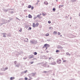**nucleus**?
<instances>
[{"label":"nucleus","mask_w":80,"mask_h":80,"mask_svg":"<svg viewBox=\"0 0 80 80\" xmlns=\"http://www.w3.org/2000/svg\"><path fill=\"white\" fill-rule=\"evenodd\" d=\"M22 73H23V72H22Z\"/></svg>","instance_id":"35"},{"label":"nucleus","mask_w":80,"mask_h":80,"mask_svg":"<svg viewBox=\"0 0 80 80\" xmlns=\"http://www.w3.org/2000/svg\"><path fill=\"white\" fill-rule=\"evenodd\" d=\"M32 27H36V25L35 24V23H33Z\"/></svg>","instance_id":"4"},{"label":"nucleus","mask_w":80,"mask_h":80,"mask_svg":"<svg viewBox=\"0 0 80 80\" xmlns=\"http://www.w3.org/2000/svg\"><path fill=\"white\" fill-rule=\"evenodd\" d=\"M58 35H60V32H58Z\"/></svg>","instance_id":"24"},{"label":"nucleus","mask_w":80,"mask_h":80,"mask_svg":"<svg viewBox=\"0 0 80 80\" xmlns=\"http://www.w3.org/2000/svg\"><path fill=\"white\" fill-rule=\"evenodd\" d=\"M15 62H16H16H17L15 61Z\"/></svg>","instance_id":"33"},{"label":"nucleus","mask_w":80,"mask_h":80,"mask_svg":"<svg viewBox=\"0 0 80 80\" xmlns=\"http://www.w3.org/2000/svg\"><path fill=\"white\" fill-rule=\"evenodd\" d=\"M22 28H21L20 30H19V32H22Z\"/></svg>","instance_id":"19"},{"label":"nucleus","mask_w":80,"mask_h":80,"mask_svg":"<svg viewBox=\"0 0 80 80\" xmlns=\"http://www.w3.org/2000/svg\"><path fill=\"white\" fill-rule=\"evenodd\" d=\"M62 35H60V37H62Z\"/></svg>","instance_id":"34"},{"label":"nucleus","mask_w":80,"mask_h":80,"mask_svg":"<svg viewBox=\"0 0 80 80\" xmlns=\"http://www.w3.org/2000/svg\"><path fill=\"white\" fill-rule=\"evenodd\" d=\"M57 34V32L56 31H54L53 32V34Z\"/></svg>","instance_id":"10"},{"label":"nucleus","mask_w":80,"mask_h":80,"mask_svg":"<svg viewBox=\"0 0 80 80\" xmlns=\"http://www.w3.org/2000/svg\"><path fill=\"white\" fill-rule=\"evenodd\" d=\"M56 64V63L55 62H54L52 63V65H55Z\"/></svg>","instance_id":"15"},{"label":"nucleus","mask_w":80,"mask_h":80,"mask_svg":"<svg viewBox=\"0 0 80 80\" xmlns=\"http://www.w3.org/2000/svg\"><path fill=\"white\" fill-rule=\"evenodd\" d=\"M51 28H52L51 27H50L49 28V29H51Z\"/></svg>","instance_id":"30"},{"label":"nucleus","mask_w":80,"mask_h":80,"mask_svg":"<svg viewBox=\"0 0 80 80\" xmlns=\"http://www.w3.org/2000/svg\"><path fill=\"white\" fill-rule=\"evenodd\" d=\"M42 15L43 16H45V15H46V13H42Z\"/></svg>","instance_id":"12"},{"label":"nucleus","mask_w":80,"mask_h":80,"mask_svg":"<svg viewBox=\"0 0 80 80\" xmlns=\"http://www.w3.org/2000/svg\"><path fill=\"white\" fill-rule=\"evenodd\" d=\"M53 11H55L56 10V9H55V8H53L52 9Z\"/></svg>","instance_id":"13"},{"label":"nucleus","mask_w":80,"mask_h":80,"mask_svg":"<svg viewBox=\"0 0 80 80\" xmlns=\"http://www.w3.org/2000/svg\"><path fill=\"white\" fill-rule=\"evenodd\" d=\"M63 5L61 6L62 7H63Z\"/></svg>","instance_id":"31"},{"label":"nucleus","mask_w":80,"mask_h":80,"mask_svg":"<svg viewBox=\"0 0 80 80\" xmlns=\"http://www.w3.org/2000/svg\"><path fill=\"white\" fill-rule=\"evenodd\" d=\"M31 29H32V28L31 27H29L28 28V30H31Z\"/></svg>","instance_id":"23"},{"label":"nucleus","mask_w":80,"mask_h":80,"mask_svg":"<svg viewBox=\"0 0 80 80\" xmlns=\"http://www.w3.org/2000/svg\"><path fill=\"white\" fill-rule=\"evenodd\" d=\"M66 60H65V61H63V62H66Z\"/></svg>","instance_id":"27"},{"label":"nucleus","mask_w":80,"mask_h":80,"mask_svg":"<svg viewBox=\"0 0 80 80\" xmlns=\"http://www.w3.org/2000/svg\"><path fill=\"white\" fill-rule=\"evenodd\" d=\"M79 16H80V13H79Z\"/></svg>","instance_id":"32"},{"label":"nucleus","mask_w":80,"mask_h":80,"mask_svg":"<svg viewBox=\"0 0 80 80\" xmlns=\"http://www.w3.org/2000/svg\"><path fill=\"white\" fill-rule=\"evenodd\" d=\"M48 23H51V22L50 21H48Z\"/></svg>","instance_id":"22"},{"label":"nucleus","mask_w":80,"mask_h":80,"mask_svg":"<svg viewBox=\"0 0 80 80\" xmlns=\"http://www.w3.org/2000/svg\"><path fill=\"white\" fill-rule=\"evenodd\" d=\"M60 52V51L59 50H57L56 51V52L57 53H58V52Z\"/></svg>","instance_id":"16"},{"label":"nucleus","mask_w":80,"mask_h":80,"mask_svg":"<svg viewBox=\"0 0 80 80\" xmlns=\"http://www.w3.org/2000/svg\"><path fill=\"white\" fill-rule=\"evenodd\" d=\"M61 62H62V60L60 59H58L57 61L58 63H61Z\"/></svg>","instance_id":"2"},{"label":"nucleus","mask_w":80,"mask_h":80,"mask_svg":"<svg viewBox=\"0 0 80 80\" xmlns=\"http://www.w3.org/2000/svg\"><path fill=\"white\" fill-rule=\"evenodd\" d=\"M61 7V6H59V8H60Z\"/></svg>","instance_id":"28"},{"label":"nucleus","mask_w":80,"mask_h":80,"mask_svg":"<svg viewBox=\"0 0 80 80\" xmlns=\"http://www.w3.org/2000/svg\"><path fill=\"white\" fill-rule=\"evenodd\" d=\"M5 69H6V70H7V69H8V68H5Z\"/></svg>","instance_id":"26"},{"label":"nucleus","mask_w":80,"mask_h":80,"mask_svg":"<svg viewBox=\"0 0 80 80\" xmlns=\"http://www.w3.org/2000/svg\"><path fill=\"white\" fill-rule=\"evenodd\" d=\"M13 79H15V78L12 77L10 78V80H13Z\"/></svg>","instance_id":"6"},{"label":"nucleus","mask_w":80,"mask_h":80,"mask_svg":"<svg viewBox=\"0 0 80 80\" xmlns=\"http://www.w3.org/2000/svg\"><path fill=\"white\" fill-rule=\"evenodd\" d=\"M38 25H39V23H37L36 24V27H38Z\"/></svg>","instance_id":"9"},{"label":"nucleus","mask_w":80,"mask_h":80,"mask_svg":"<svg viewBox=\"0 0 80 80\" xmlns=\"http://www.w3.org/2000/svg\"><path fill=\"white\" fill-rule=\"evenodd\" d=\"M27 70L24 71V73H27Z\"/></svg>","instance_id":"20"},{"label":"nucleus","mask_w":80,"mask_h":80,"mask_svg":"<svg viewBox=\"0 0 80 80\" xmlns=\"http://www.w3.org/2000/svg\"><path fill=\"white\" fill-rule=\"evenodd\" d=\"M32 7V5H29L28 6V8H30Z\"/></svg>","instance_id":"8"},{"label":"nucleus","mask_w":80,"mask_h":80,"mask_svg":"<svg viewBox=\"0 0 80 80\" xmlns=\"http://www.w3.org/2000/svg\"><path fill=\"white\" fill-rule=\"evenodd\" d=\"M42 15V14L40 13L39 15H38L37 16V17H38V18H40V15Z\"/></svg>","instance_id":"3"},{"label":"nucleus","mask_w":80,"mask_h":80,"mask_svg":"<svg viewBox=\"0 0 80 80\" xmlns=\"http://www.w3.org/2000/svg\"><path fill=\"white\" fill-rule=\"evenodd\" d=\"M49 35V34L48 33H47L46 35V36H47Z\"/></svg>","instance_id":"14"},{"label":"nucleus","mask_w":80,"mask_h":80,"mask_svg":"<svg viewBox=\"0 0 80 80\" xmlns=\"http://www.w3.org/2000/svg\"><path fill=\"white\" fill-rule=\"evenodd\" d=\"M25 80H28V78H27V77H26L25 78Z\"/></svg>","instance_id":"21"},{"label":"nucleus","mask_w":80,"mask_h":80,"mask_svg":"<svg viewBox=\"0 0 80 80\" xmlns=\"http://www.w3.org/2000/svg\"><path fill=\"white\" fill-rule=\"evenodd\" d=\"M34 55H37V53L36 52H35Z\"/></svg>","instance_id":"11"},{"label":"nucleus","mask_w":80,"mask_h":80,"mask_svg":"<svg viewBox=\"0 0 80 80\" xmlns=\"http://www.w3.org/2000/svg\"><path fill=\"white\" fill-rule=\"evenodd\" d=\"M28 18H32V15H30V14H29L28 15Z\"/></svg>","instance_id":"7"},{"label":"nucleus","mask_w":80,"mask_h":80,"mask_svg":"<svg viewBox=\"0 0 80 80\" xmlns=\"http://www.w3.org/2000/svg\"><path fill=\"white\" fill-rule=\"evenodd\" d=\"M50 47V45L49 44H44V46L42 47L43 48H46L45 50H47V48H48V47Z\"/></svg>","instance_id":"1"},{"label":"nucleus","mask_w":80,"mask_h":80,"mask_svg":"<svg viewBox=\"0 0 80 80\" xmlns=\"http://www.w3.org/2000/svg\"><path fill=\"white\" fill-rule=\"evenodd\" d=\"M31 64H32V63H33V62H31Z\"/></svg>","instance_id":"25"},{"label":"nucleus","mask_w":80,"mask_h":80,"mask_svg":"<svg viewBox=\"0 0 80 80\" xmlns=\"http://www.w3.org/2000/svg\"><path fill=\"white\" fill-rule=\"evenodd\" d=\"M31 58H33V57L32 56V57H31Z\"/></svg>","instance_id":"29"},{"label":"nucleus","mask_w":80,"mask_h":80,"mask_svg":"<svg viewBox=\"0 0 80 80\" xmlns=\"http://www.w3.org/2000/svg\"><path fill=\"white\" fill-rule=\"evenodd\" d=\"M28 80H30V79H29Z\"/></svg>","instance_id":"36"},{"label":"nucleus","mask_w":80,"mask_h":80,"mask_svg":"<svg viewBox=\"0 0 80 80\" xmlns=\"http://www.w3.org/2000/svg\"><path fill=\"white\" fill-rule=\"evenodd\" d=\"M7 36H6V35L5 34H4L3 36V37H6Z\"/></svg>","instance_id":"17"},{"label":"nucleus","mask_w":80,"mask_h":80,"mask_svg":"<svg viewBox=\"0 0 80 80\" xmlns=\"http://www.w3.org/2000/svg\"><path fill=\"white\" fill-rule=\"evenodd\" d=\"M33 8H34V7H33V6H32L31 8V10H33Z\"/></svg>","instance_id":"18"},{"label":"nucleus","mask_w":80,"mask_h":80,"mask_svg":"<svg viewBox=\"0 0 80 80\" xmlns=\"http://www.w3.org/2000/svg\"><path fill=\"white\" fill-rule=\"evenodd\" d=\"M44 4H45V5H48V2H47V1H45L44 2Z\"/></svg>","instance_id":"5"}]
</instances>
